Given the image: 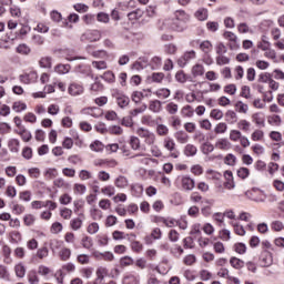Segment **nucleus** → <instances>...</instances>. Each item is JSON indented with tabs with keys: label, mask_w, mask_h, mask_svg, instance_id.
<instances>
[{
	"label": "nucleus",
	"mask_w": 284,
	"mask_h": 284,
	"mask_svg": "<svg viewBox=\"0 0 284 284\" xmlns=\"http://www.w3.org/2000/svg\"><path fill=\"white\" fill-rule=\"evenodd\" d=\"M135 134H138L140 139H143L146 145H154V143H156V134L150 131V129L140 126L136 129Z\"/></svg>",
	"instance_id": "obj_1"
},
{
	"label": "nucleus",
	"mask_w": 284,
	"mask_h": 284,
	"mask_svg": "<svg viewBox=\"0 0 284 284\" xmlns=\"http://www.w3.org/2000/svg\"><path fill=\"white\" fill-rule=\"evenodd\" d=\"M163 148L171 153L170 156L172 159H179V151H174L176 150V142L172 138H165L163 140Z\"/></svg>",
	"instance_id": "obj_2"
},
{
	"label": "nucleus",
	"mask_w": 284,
	"mask_h": 284,
	"mask_svg": "<svg viewBox=\"0 0 284 284\" xmlns=\"http://www.w3.org/2000/svg\"><path fill=\"white\" fill-rule=\"evenodd\" d=\"M246 194H250L251 201L255 203H265L267 201V194L261 191V189H252V191Z\"/></svg>",
	"instance_id": "obj_3"
},
{
	"label": "nucleus",
	"mask_w": 284,
	"mask_h": 284,
	"mask_svg": "<svg viewBox=\"0 0 284 284\" xmlns=\"http://www.w3.org/2000/svg\"><path fill=\"white\" fill-rule=\"evenodd\" d=\"M224 39H226V41H229V48L230 50H239L240 45H239V37L232 32V31H226L223 34Z\"/></svg>",
	"instance_id": "obj_4"
},
{
	"label": "nucleus",
	"mask_w": 284,
	"mask_h": 284,
	"mask_svg": "<svg viewBox=\"0 0 284 284\" xmlns=\"http://www.w3.org/2000/svg\"><path fill=\"white\" fill-rule=\"evenodd\" d=\"M180 182L182 190H184L185 192H192V190H194V187L196 186V182H194V179L187 175H182L180 178Z\"/></svg>",
	"instance_id": "obj_5"
},
{
	"label": "nucleus",
	"mask_w": 284,
	"mask_h": 284,
	"mask_svg": "<svg viewBox=\"0 0 284 284\" xmlns=\"http://www.w3.org/2000/svg\"><path fill=\"white\" fill-rule=\"evenodd\" d=\"M101 31L99 30H90L87 31L82 37V41H89L90 43H94L97 41H101Z\"/></svg>",
	"instance_id": "obj_6"
},
{
	"label": "nucleus",
	"mask_w": 284,
	"mask_h": 284,
	"mask_svg": "<svg viewBox=\"0 0 284 284\" xmlns=\"http://www.w3.org/2000/svg\"><path fill=\"white\" fill-rule=\"evenodd\" d=\"M196 59V51L191 50V51H186L179 60H178V64L180 65V68H185V65H187V63H190V61Z\"/></svg>",
	"instance_id": "obj_7"
},
{
	"label": "nucleus",
	"mask_w": 284,
	"mask_h": 284,
	"mask_svg": "<svg viewBox=\"0 0 284 284\" xmlns=\"http://www.w3.org/2000/svg\"><path fill=\"white\" fill-rule=\"evenodd\" d=\"M85 89L83 88V84L78 82H72L68 88V92L71 97H81Z\"/></svg>",
	"instance_id": "obj_8"
},
{
	"label": "nucleus",
	"mask_w": 284,
	"mask_h": 284,
	"mask_svg": "<svg viewBox=\"0 0 284 284\" xmlns=\"http://www.w3.org/2000/svg\"><path fill=\"white\" fill-rule=\"evenodd\" d=\"M216 150H222L223 152H227V150H232V142L226 138H220L215 141Z\"/></svg>",
	"instance_id": "obj_9"
},
{
	"label": "nucleus",
	"mask_w": 284,
	"mask_h": 284,
	"mask_svg": "<svg viewBox=\"0 0 284 284\" xmlns=\"http://www.w3.org/2000/svg\"><path fill=\"white\" fill-rule=\"evenodd\" d=\"M224 179L226 181L224 183V187L226 190H234V187H236V182H234V173H232V171H225Z\"/></svg>",
	"instance_id": "obj_10"
},
{
	"label": "nucleus",
	"mask_w": 284,
	"mask_h": 284,
	"mask_svg": "<svg viewBox=\"0 0 284 284\" xmlns=\"http://www.w3.org/2000/svg\"><path fill=\"white\" fill-rule=\"evenodd\" d=\"M109 274V271H108V267L105 266H99L95 271V281H94V284H102L105 276H108Z\"/></svg>",
	"instance_id": "obj_11"
},
{
	"label": "nucleus",
	"mask_w": 284,
	"mask_h": 284,
	"mask_svg": "<svg viewBox=\"0 0 284 284\" xmlns=\"http://www.w3.org/2000/svg\"><path fill=\"white\" fill-rule=\"evenodd\" d=\"M260 261L262 263V267H270V265H272V263L274 262L272 253H270L267 250H264L262 252Z\"/></svg>",
	"instance_id": "obj_12"
},
{
	"label": "nucleus",
	"mask_w": 284,
	"mask_h": 284,
	"mask_svg": "<svg viewBox=\"0 0 284 284\" xmlns=\"http://www.w3.org/2000/svg\"><path fill=\"white\" fill-rule=\"evenodd\" d=\"M174 20L187 24L190 21V16L187 12H185V10H176L174 12Z\"/></svg>",
	"instance_id": "obj_13"
},
{
	"label": "nucleus",
	"mask_w": 284,
	"mask_h": 284,
	"mask_svg": "<svg viewBox=\"0 0 284 284\" xmlns=\"http://www.w3.org/2000/svg\"><path fill=\"white\" fill-rule=\"evenodd\" d=\"M170 28L174 32H184V30H187V24L185 22H181L179 20H173L170 23Z\"/></svg>",
	"instance_id": "obj_14"
},
{
	"label": "nucleus",
	"mask_w": 284,
	"mask_h": 284,
	"mask_svg": "<svg viewBox=\"0 0 284 284\" xmlns=\"http://www.w3.org/2000/svg\"><path fill=\"white\" fill-rule=\"evenodd\" d=\"M19 80L21 81V83H26V84L34 83V81H37V72L33 71L30 73L21 74L19 77Z\"/></svg>",
	"instance_id": "obj_15"
},
{
	"label": "nucleus",
	"mask_w": 284,
	"mask_h": 284,
	"mask_svg": "<svg viewBox=\"0 0 284 284\" xmlns=\"http://www.w3.org/2000/svg\"><path fill=\"white\" fill-rule=\"evenodd\" d=\"M191 74L194 79L203 77V74H205V67L201 63L194 64L191 69Z\"/></svg>",
	"instance_id": "obj_16"
},
{
	"label": "nucleus",
	"mask_w": 284,
	"mask_h": 284,
	"mask_svg": "<svg viewBox=\"0 0 284 284\" xmlns=\"http://www.w3.org/2000/svg\"><path fill=\"white\" fill-rule=\"evenodd\" d=\"M251 141L263 142L265 141V132L261 129H256L251 133Z\"/></svg>",
	"instance_id": "obj_17"
},
{
	"label": "nucleus",
	"mask_w": 284,
	"mask_h": 284,
	"mask_svg": "<svg viewBox=\"0 0 284 284\" xmlns=\"http://www.w3.org/2000/svg\"><path fill=\"white\" fill-rule=\"evenodd\" d=\"M252 121L255 125L260 128H265V115L261 112L254 113L252 115Z\"/></svg>",
	"instance_id": "obj_18"
},
{
	"label": "nucleus",
	"mask_w": 284,
	"mask_h": 284,
	"mask_svg": "<svg viewBox=\"0 0 284 284\" xmlns=\"http://www.w3.org/2000/svg\"><path fill=\"white\" fill-rule=\"evenodd\" d=\"M115 99H116V104L119 105V108H128V105H130V98H128V95L118 93Z\"/></svg>",
	"instance_id": "obj_19"
},
{
	"label": "nucleus",
	"mask_w": 284,
	"mask_h": 284,
	"mask_svg": "<svg viewBox=\"0 0 284 284\" xmlns=\"http://www.w3.org/2000/svg\"><path fill=\"white\" fill-rule=\"evenodd\" d=\"M195 19H197V21H207V17H210L207 9L205 8H200L195 11L194 13Z\"/></svg>",
	"instance_id": "obj_20"
},
{
	"label": "nucleus",
	"mask_w": 284,
	"mask_h": 284,
	"mask_svg": "<svg viewBox=\"0 0 284 284\" xmlns=\"http://www.w3.org/2000/svg\"><path fill=\"white\" fill-rule=\"evenodd\" d=\"M82 114H88L89 116H93L94 119H99L101 116V109L99 108H87L83 109Z\"/></svg>",
	"instance_id": "obj_21"
},
{
	"label": "nucleus",
	"mask_w": 284,
	"mask_h": 284,
	"mask_svg": "<svg viewBox=\"0 0 284 284\" xmlns=\"http://www.w3.org/2000/svg\"><path fill=\"white\" fill-rule=\"evenodd\" d=\"M129 145L131 150H134V152H139V150H141V140L138 136L132 135L130 136Z\"/></svg>",
	"instance_id": "obj_22"
},
{
	"label": "nucleus",
	"mask_w": 284,
	"mask_h": 284,
	"mask_svg": "<svg viewBox=\"0 0 284 284\" xmlns=\"http://www.w3.org/2000/svg\"><path fill=\"white\" fill-rule=\"evenodd\" d=\"M149 110L151 112H154L155 114H159V112H161V110H163L162 103L159 100H152L149 103Z\"/></svg>",
	"instance_id": "obj_23"
},
{
	"label": "nucleus",
	"mask_w": 284,
	"mask_h": 284,
	"mask_svg": "<svg viewBox=\"0 0 284 284\" xmlns=\"http://www.w3.org/2000/svg\"><path fill=\"white\" fill-rule=\"evenodd\" d=\"M114 185L115 187H119L120 190H125V187H128L129 182H128V178L120 175L115 179L114 181Z\"/></svg>",
	"instance_id": "obj_24"
},
{
	"label": "nucleus",
	"mask_w": 284,
	"mask_h": 284,
	"mask_svg": "<svg viewBox=\"0 0 284 284\" xmlns=\"http://www.w3.org/2000/svg\"><path fill=\"white\" fill-rule=\"evenodd\" d=\"M243 136V133L241 132V130H236L233 129L230 131L229 133V139L230 141H232L233 143H239L240 139Z\"/></svg>",
	"instance_id": "obj_25"
},
{
	"label": "nucleus",
	"mask_w": 284,
	"mask_h": 284,
	"mask_svg": "<svg viewBox=\"0 0 284 284\" xmlns=\"http://www.w3.org/2000/svg\"><path fill=\"white\" fill-rule=\"evenodd\" d=\"M237 128L242 132H250L252 130V123L245 119H242L237 122Z\"/></svg>",
	"instance_id": "obj_26"
},
{
	"label": "nucleus",
	"mask_w": 284,
	"mask_h": 284,
	"mask_svg": "<svg viewBox=\"0 0 284 284\" xmlns=\"http://www.w3.org/2000/svg\"><path fill=\"white\" fill-rule=\"evenodd\" d=\"M8 148L10 150V152H12L13 154H18L19 148H20L19 140H17V139L9 140Z\"/></svg>",
	"instance_id": "obj_27"
},
{
	"label": "nucleus",
	"mask_w": 284,
	"mask_h": 284,
	"mask_svg": "<svg viewBox=\"0 0 284 284\" xmlns=\"http://www.w3.org/2000/svg\"><path fill=\"white\" fill-rule=\"evenodd\" d=\"M101 193L104 196H109V199H110V197L114 196V194H116V189L113 185H105L101 189Z\"/></svg>",
	"instance_id": "obj_28"
},
{
	"label": "nucleus",
	"mask_w": 284,
	"mask_h": 284,
	"mask_svg": "<svg viewBox=\"0 0 284 284\" xmlns=\"http://www.w3.org/2000/svg\"><path fill=\"white\" fill-rule=\"evenodd\" d=\"M52 92H54V87H52V85H45L44 88H43V91H38L37 92V98L38 99H45V95L47 94H52Z\"/></svg>",
	"instance_id": "obj_29"
},
{
	"label": "nucleus",
	"mask_w": 284,
	"mask_h": 284,
	"mask_svg": "<svg viewBox=\"0 0 284 284\" xmlns=\"http://www.w3.org/2000/svg\"><path fill=\"white\" fill-rule=\"evenodd\" d=\"M175 139L178 143H187L190 141V135L185 131L175 132Z\"/></svg>",
	"instance_id": "obj_30"
},
{
	"label": "nucleus",
	"mask_w": 284,
	"mask_h": 284,
	"mask_svg": "<svg viewBox=\"0 0 284 284\" xmlns=\"http://www.w3.org/2000/svg\"><path fill=\"white\" fill-rule=\"evenodd\" d=\"M155 132L158 136H168V134H170V129L165 124H158Z\"/></svg>",
	"instance_id": "obj_31"
},
{
	"label": "nucleus",
	"mask_w": 284,
	"mask_h": 284,
	"mask_svg": "<svg viewBox=\"0 0 284 284\" xmlns=\"http://www.w3.org/2000/svg\"><path fill=\"white\" fill-rule=\"evenodd\" d=\"M70 227L74 232H78V230H81V227H83V220H81V217H75V219L71 220Z\"/></svg>",
	"instance_id": "obj_32"
},
{
	"label": "nucleus",
	"mask_w": 284,
	"mask_h": 284,
	"mask_svg": "<svg viewBox=\"0 0 284 284\" xmlns=\"http://www.w3.org/2000/svg\"><path fill=\"white\" fill-rule=\"evenodd\" d=\"M89 148L92 152H103V150L105 149V145H103V142L95 140L90 144Z\"/></svg>",
	"instance_id": "obj_33"
},
{
	"label": "nucleus",
	"mask_w": 284,
	"mask_h": 284,
	"mask_svg": "<svg viewBox=\"0 0 284 284\" xmlns=\"http://www.w3.org/2000/svg\"><path fill=\"white\" fill-rule=\"evenodd\" d=\"M59 256L61 261H70V257L72 256V250H70L69 247H63L60 250Z\"/></svg>",
	"instance_id": "obj_34"
},
{
	"label": "nucleus",
	"mask_w": 284,
	"mask_h": 284,
	"mask_svg": "<svg viewBox=\"0 0 284 284\" xmlns=\"http://www.w3.org/2000/svg\"><path fill=\"white\" fill-rule=\"evenodd\" d=\"M87 50L89 54L95 59H105V57H108V52L105 50L90 51V45L87 47Z\"/></svg>",
	"instance_id": "obj_35"
},
{
	"label": "nucleus",
	"mask_w": 284,
	"mask_h": 284,
	"mask_svg": "<svg viewBox=\"0 0 284 284\" xmlns=\"http://www.w3.org/2000/svg\"><path fill=\"white\" fill-rule=\"evenodd\" d=\"M143 17V10L136 9L130 13H128L129 21H139Z\"/></svg>",
	"instance_id": "obj_36"
},
{
	"label": "nucleus",
	"mask_w": 284,
	"mask_h": 284,
	"mask_svg": "<svg viewBox=\"0 0 284 284\" xmlns=\"http://www.w3.org/2000/svg\"><path fill=\"white\" fill-rule=\"evenodd\" d=\"M212 42H210V40H205L203 42L200 43V50L202 52H204V54H210V52H212Z\"/></svg>",
	"instance_id": "obj_37"
},
{
	"label": "nucleus",
	"mask_w": 284,
	"mask_h": 284,
	"mask_svg": "<svg viewBox=\"0 0 284 284\" xmlns=\"http://www.w3.org/2000/svg\"><path fill=\"white\" fill-rule=\"evenodd\" d=\"M236 174L239 179H242V181H245V179L250 178V169L242 166L236 170Z\"/></svg>",
	"instance_id": "obj_38"
},
{
	"label": "nucleus",
	"mask_w": 284,
	"mask_h": 284,
	"mask_svg": "<svg viewBox=\"0 0 284 284\" xmlns=\"http://www.w3.org/2000/svg\"><path fill=\"white\" fill-rule=\"evenodd\" d=\"M235 110L240 114H247V110H250V106L247 104L243 103V101H237L235 103Z\"/></svg>",
	"instance_id": "obj_39"
},
{
	"label": "nucleus",
	"mask_w": 284,
	"mask_h": 284,
	"mask_svg": "<svg viewBox=\"0 0 284 284\" xmlns=\"http://www.w3.org/2000/svg\"><path fill=\"white\" fill-rule=\"evenodd\" d=\"M148 145H150V148H151L150 152H151L152 156H155V159L163 156V152L161 151L159 145H156V143L148 144Z\"/></svg>",
	"instance_id": "obj_40"
},
{
	"label": "nucleus",
	"mask_w": 284,
	"mask_h": 284,
	"mask_svg": "<svg viewBox=\"0 0 284 284\" xmlns=\"http://www.w3.org/2000/svg\"><path fill=\"white\" fill-rule=\"evenodd\" d=\"M225 132H227V123L220 122L215 125V128H214L215 134H225Z\"/></svg>",
	"instance_id": "obj_41"
},
{
	"label": "nucleus",
	"mask_w": 284,
	"mask_h": 284,
	"mask_svg": "<svg viewBox=\"0 0 284 284\" xmlns=\"http://www.w3.org/2000/svg\"><path fill=\"white\" fill-rule=\"evenodd\" d=\"M131 265H134V258L130 256H123L120 258V267H130Z\"/></svg>",
	"instance_id": "obj_42"
},
{
	"label": "nucleus",
	"mask_w": 284,
	"mask_h": 284,
	"mask_svg": "<svg viewBox=\"0 0 284 284\" xmlns=\"http://www.w3.org/2000/svg\"><path fill=\"white\" fill-rule=\"evenodd\" d=\"M54 72L58 74H68L70 72V64H58L54 68Z\"/></svg>",
	"instance_id": "obj_43"
},
{
	"label": "nucleus",
	"mask_w": 284,
	"mask_h": 284,
	"mask_svg": "<svg viewBox=\"0 0 284 284\" xmlns=\"http://www.w3.org/2000/svg\"><path fill=\"white\" fill-rule=\"evenodd\" d=\"M237 32H240V34H247L252 33V29L247 23L241 22L240 24H237Z\"/></svg>",
	"instance_id": "obj_44"
},
{
	"label": "nucleus",
	"mask_w": 284,
	"mask_h": 284,
	"mask_svg": "<svg viewBox=\"0 0 284 284\" xmlns=\"http://www.w3.org/2000/svg\"><path fill=\"white\" fill-rule=\"evenodd\" d=\"M258 50H267L270 48V40L267 36H262L261 41L257 43Z\"/></svg>",
	"instance_id": "obj_45"
},
{
	"label": "nucleus",
	"mask_w": 284,
	"mask_h": 284,
	"mask_svg": "<svg viewBox=\"0 0 284 284\" xmlns=\"http://www.w3.org/2000/svg\"><path fill=\"white\" fill-rule=\"evenodd\" d=\"M267 123L268 125H281L282 123L281 115H276V114L268 115Z\"/></svg>",
	"instance_id": "obj_46"
},
{
	"label": "nucleus",
	"mask_w": 284,
	"mask_h": 284,
	"mask_svg": "<svg viewBox=\"0 0 284 284\" xmlns=\"http://www.w3.org/2000/svg\"><path fill=\"white\" fill-rule=\"evenodd\" d=\"M39 65H40V68H47V69L52 68V58H50V57L41 58L39 61Z\"/></svg>",
	"instance_id": "obj_47"
},
{
	"label": "nucleus",
	"mask_w": 284,
	"mask_h": 284,
	"mask_svg": "<svg viewBox=\"0 0 284 284\" xmlns=\"http://www.w3.org/2000/svg\"><path fill=\"white\" fill-rule=\"evenodd\" d=\"M123 283L124 284H139L140 283V278L136 275L130 274V275L124 276Z\"/></svg>",
	"instance_id": "obj_48"
},
{
	"label": "nucleus",
	"mask_w": 284,
	"mask_h": 284,
	"mask_svg": "<svg viewBox=\"0 0 284 284\" xmlns=\"http://www.w3.org/2000/svg\"><path fill=\"white\" fill-rule=\"evenodd\" d=\"M158 99H168L171 94L170 89H159L154 92Z\"/></svg>",
	"instance_id": "obj_49"
},
{
	"label": "nucleus",
	"mask_w": 284,
	"mask_h": 284,
	"mask_svg": "<svg viewBox=\"0 0 284 284\" xmlns=\"http://www.w3.org/2000/svg\"><path fill=\"white\" fill-rule=\"evenodd\" d=\"M234 77H235L236 81H241V79H243V77H245V70L243 69V67L237 65L234 68Z\"/></svg>",
	"instance_id": "obj_50"
},
{
	"label": "nucleus",
	"mask_w": 284,
	"mask_h": 284,
	"mask_svg": "<svg viewBox=\"0 0 284 284\" xmlns=\"http://www.w3.org/2000/svg\"><path fill=\"white\" fill-rule=\"evenodd\" d=\"M175 80L178 83H187V74H185V71H178L175 73Z\"/></svg>",
	"instance_id": "obj_51"
},
{
	"label": "nucleus",
	"mask_w": 284,
	"mask_h": 284,
	"mask_svg": "<svg viewBox=\"0 0 284 284\" xmlns=\"http://www.w3.org/2000/svg\"><path fill=\"white\" fill-rule=\"evenodd\" d=\"M217 65H227L230 64V58L225 54H219L215 59Z\"/></svg>",
	"instance_id": "obj_52"
},
{
	"label": "nucleus",
	"mask_w": 284,
	"mask_h": 284,
	"mask_svg": "<svg viewBox=\"0 0 284 284\" xmlns=\"http://www.w3.org/2000/svg\"><path fill=\"white\" fill-rule=\"evenodd\" d=\"M27 109H28V105L21 101L14 102L12 105V110L14 112H23Z\"/></svg>",
	"instance_id": "obj_53"
},
{
	"label": "nucleus",
	"mask_w": 284,
	"mask_h": 284,
	"mask_svg": "<svg viewBox=\"0 0 284 284\" xmlns=\"http://www.w3.org/2000/svg\"><path fill=\"white\" fill-rule=\"evenodd\" d=\"M81 245L85 250H90V247H92V237H90L88 235H83L82 240H81Z\"/></svg>",
	"instance_id": "obj_54"
},
{
	"label": "nucleus",
	"mask_w": 284,
	"mask_h": 284,
	"mask_svg": "<svg viewBox=\"0 0 284 284\" xmlns=\"http://www.w3.org/2000/svg\"><path fill=\"white\" fill-rule=\"evenodd\" d=\"M210 116L215 121H221V119H223V111H221V109H213L210 113Z\"/></svg>",
	"instance_id": "obj_55"
},
{
	"label": "nucleus",
	"mask_w": 284,
	"mask_h": 284,
	"mask_svg": "<svg viewBox=\"0 0 284 284\" xmlns=\"http://www.w3.org/2000/svg\"><path fill=\"white\" fill-rule=\"evenodd\" d=\"M206 179L219 181V179H221V173L210 169L206 171Z\"/></svg>",
	"instance_id": "obj_56"
},
{
	"label": "nucleus",
	"mask_w": 284,
	"mask_h": 284,
	"mask_svg": "<svg viewBox=\"0 0 284 284\" xmlns=\"http://www.w3.org/2000/svg\"><path fill=\"white\" fill-rule=\"evenodd\" d=\"M202 231L204 232V234H206V236H212V234H214V225H212L211 223H205L202 226Z\"/></svg>",
	"instance_id": "obj_57"
},
{
	"label": "nucleus",
	"mask_w": 284,
	"mask_h": 284,
	"mask_svg": "<svg viewBox=\"0 0 284 284\" xmlns=\"http://www.w3.org/2000/svg\"><path fill=\"white\" fill-rule=\"evenodd\" d=\"M92 68H95V70H108V62L101 60V61H93Z\"/></svg>",
	"instance_id": "obj_58"
},
{
	"label": "nucleus",
	"mask_w": 284,
	"mask_h": 284,
	"mask_svg": "<svg viewBox=\"0 0 284 284\" xmlns=\"http://www.w3.org/2000/svg\"><path fill=\"white\" fill-rule=\"evenodd\" d=\"M88 187H85V184H74L73 192L74 194H84L87 192Z\"/></svg>",
	"instance_id": "obj_59"
},
{
	"label": "nucleus",
	"mask_w": 284,
	"mask_h": 284,
	"mask_svg": "<svg viewBox=\"0 0 284 284\" xmlns=\"http://www.w3.org/2000/svg\"><path fill=\"white\" fill-rule=\"evenodd\" d=\"M271 229L273 230V232H282L284 230L283 222H281V221H273L271 223Z\"/></svg>",
	"instance_id": "obj_60"
},
{
	"label": "nucleus",
	"mask_w": 284,
	"mask_h": 284,
	"mask_svg": "<svg viewBox=\"0 0 284 284\" xmlns=\"http://www.w3.org/2000/svg\"><path fill=\"white\" fill-rule=\"evenodd\" d=\"M99 207L101 210H110V207H112V202L109 199H102L99 201Z\"/></svg>",
	"instance_id": "obj_61"
},
{
	"label": "nucleus",
	"mask_w": 284,
	"mask_h": 284,
	"mask_svg": "<svg viewBox=\"0 0 284 284\" xmlns=\"http://www.w3.org/2000/svg\"><path fill=\"white\" fill-rule=\"evenodd\" d=\"M214 150V144L211 142H204L202 144V152L203 154H211V152Z\"/></svg>",
	"instance_id": "obj_62"
},
{
	"label": "nucleus",
	"mask_w": 284,
	"mask_h": 284,
	"mask_svg": "<svg viewBox=\"0 0 284 284\" xmlns=\"http://www.w3.org/2000/svg\"><path fill=\"white\" fill-rule=\"evenodd\" d=\"M87 232L88 234H97V232H99V223L97 222H92L88 225L87 227Z\"/></svg>",
	"instance_id": "obj_63"
},
{
	"label": "nucleus",
	"mask_w": 284,
	"mask_h": 284,
	"mask_svg": "<svg viewBox=\"0 0 284 284\" xmlns=\"http://www.w3.org/2000/svg\"><path fill=\"white\" fill-rule=\"evenodd\" d=\"M255 67L258 70H267L270 68V62H267L265 60H257V61H255Z\"/></svg>",
	"instance_id": "obj_64"
}]
</instances>
